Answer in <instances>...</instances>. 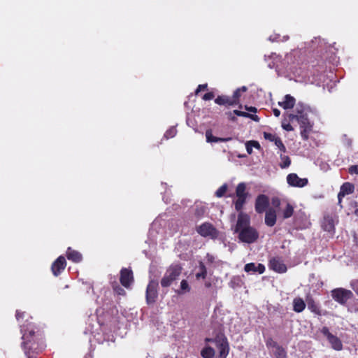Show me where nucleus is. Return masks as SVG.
<instances>
[{"label": "nucleus", "instance_id": "nucleus-33", "mask_svg": "<svg viewBox=\"0 0 358 358\" xmlns=\"http://www.w3.org/2000/svg\"><path fill=\"white\" fill-rule=\"evenodd\" d=\"M190 291V287L186 280H182L180 282V289L176 292L178 294H183Z\"/></svg>", "mask_w": 358, "mask_h": 358}, {"label": "nucleus", "instance_id": "nucleus-6", "mask_svg": "<svg viewBox=\"0 0 358 358\" xmlns=\"http://www.w3.org/2000/svg\"><path fill=\"white\" fill-rule=\"evenodd\" d=\"M332 298L341 304H345L347 301L353 296L350 290L343 288H337L331 291Z\"/></svg>", "mask_w": 358, "mask_h": 358}, {"label": "nucleus", "instance_id": "nucleus-23", "mask_svg": "<svg viewBox=\"0 0 358 358\" xmlns=\"http://www.w3.org/2000/svg\"><path fill=\"white\" fill-rule=\"evenodd\" d=\"M306 308V304L303 300L301 298H296L293 301V308L296 313L302 312Z\"/></svg>", "mask_w": 358, "mask_h": 358}, {"label": "nucleus", "instance_id": "nucleus-46", "mask_svg": "<svg viewBox=\"0 0 358 358\" xmlns=\"http://www.w3.org/2000/svg\"><path fill=\"white\" fill-rule=\"evenodd\" d=\"M24 315V313H20L19 310H17L16 315H15L17 320L20 322V318L22 317H23Z\"/></svg>", "mask_w": 358, "mask_h": 358}, {"label": "nucleus", "instance_id": "nucleus-26", "mask_svg": "<svg viewBox=\"0 0 358 358\" xmlns=\"http://www.w3.org/2000/svg\"><path fill=\"white\" fill-rule=\"evenodd\" d=\"M215 102L218 105L233 106L230 96H219L215 99Z\"/></svg>", "mask_w": 358, "mask_h": 358}, {"label": "nucleus", "instance_id": "nucleus-34", "mask_svg": "<svg viewBox=\"0 0 358 358\" xmlns=\"http://www.w3.org/2000/svg\"><path fill=\"white\" fill-rule=\"evenodd\" d=\"M246 198L245 197H237V199L234 201L235 209L237 211H240L245 203Z\"/></svg>", "mask_w": 358, "mask_h": 358}, {"label": "nucleus", "instance_id": "nucleus-18", "mask_svg": "<svg viewBox=\"0 0 358 358\" xmlns=\"http://www.w3.org/2000/svg\"><path fill=\"white\" fill-rule=\"evenodd\" d=\"M295 101L296 100L292 96L287 94L284 96L282 101L278 102V105L284 109H289L294 106Z\"/></svg>", "mask_w": 358, "mask_h": 358}, {"label": "nucleus", "instance_id": "nucleus-47", "mask_svg": "<svg viewBox=\"0 0 358 358\" xmlns=\"http://www.w3.org/2000/svg\"><path fill=\"white\" fill-rule=\"evenodd\" d=\"M273 115L275 116V117H278L280 115V110L277 109V108H274L273 110Z\"/></svg>", "mask_w": 358, "mask_h": 358}, {"label": "nucleus", "instance_id": "nucleus-35", "mask_svg": "<svg viewBox=\"0 0 358 358\" xmlns=\"http://www.w3.org/2000/svg\"><path fill=\"white\" fill-rule=\"evenodd\" d=\"M206 273H207V271H206V266H204V264L203 263H200L199 271L196 273V278L197 279H199V278L204 279L206 276Z\"/></svg>", "mask_w": 358, "mask_h": 358}, {"label": "nucleus", "instance_id": "nucleus-42", "mask_svg": "<svg viewBox=\"0 0 358 358\" xmlns=\"http://www.w3.org/2000/svg\"><path fill=\"white\" fill-rule=\"evenodd\" d=\"M214 97H215V95H214V94L213 92H208V93H206L203 95V99L206 100V101H208V100L213 99Z\"/></svg>", "mask_w": 358, "mask_h": 358}, {"label": "nucleus", "instance_id": "nucleus-4", "mask_svg": "<svg viewBox=\"0 0 358 358\" xmlns=\"http://www.w3.org/2000/svg\"><path fill=\"white\" fill-rule=\"evenodd\" d=\"M182 271V267L179 264H172L166 271L161 280L162 287H168L178 279Z\"/></svg>", "mask_w": 358, "mask_h": 358}, {"label": "nucleus", "instance_id": "nucleus-5", "mask_svg": "<svg viewBox=\"0 0 358 358\" xmlns=\"http://www.w3.org/2000/svg\"><path fill=\"white\" fill-rule=\"evenodd\" d=\"M159 282L157 280L151 279L146 287L145 299L148 305L155 303L158 297Z\"/></svg>", "mask_w": 358, "mask_h": 358}, {"label": "nucleus", "instance_id": "nucleus-45", "mask_svg": "<svg viewBox=\"0 0 358 358\" xmlns=\"http://www.w3.org/2000/svg\"><path fill=\"white\" fill-rule=\"evenodd\" d=\"M205 211V209L203 206H201V208H198V206H196V214L198 215V216H200L201 215L203 214Z\"/></svg>", "mask_w": 358, "mask_h": 358}, {"label": "nucleus", "instance_id": "nucleus-36", "mask_svg": "<svg viewBox=\"0 0 358 358\" xmlns=\"http://www.w3.org/2000/svg\"><path fill=\"white\" fill-rule=\"evenodd\" d=\"M269 41L274 42V41H285L288 39L287 36H284L281 37L279 34H275L273 35L270 36Z\"/></svg>", "mask_w": 358, "mask_h": 358}, {"label": "nucleus", "instance_id": "nucleus-20", "mask_svg": "<svg viewBox=\"0 0 358 358\" xmlns=\"http://www.w3.org/2000/svg\"><path fill=\"white\" fill-rule=\"evenodd\" d=\"M66 257L69 260L76 263L80 262L82 260L81 254L78 251L71 250V248L67 249Z\"/></svg>", "mask_w": 358, "mask_h": 358}, {"label": "nucleus", "instance_id": "nucleus-38", "mask_svg": "<svg viewBox=\"0 0 358 358\" xmlns=\"http://www.w3.org/2000/svg\"><path fill=\"white\" fill-rule=\"evenodd\" d=\"M234 113L238 116H243V117H250L252 120H255V121H257L258 120V117L257 115H249L246 112H244V111H241V110H235L234 111Z\"/></svg>", "mask_w": 358, "mask_h": 358}, {"label": "nucleus", "instance_id": "nucleus-40", "mask_svg": "<svg viewBox=\"0 0 358 358\" xmlns=\"http://www.w3.org/2000/svg\"><path fill=\"white\" fill-rule=\"evenodd\" d=\"M162 220L160 217H157V219H155L152 224L151 231H157L158 227L162 225Z\"/></svg>", "mask_w": 358, "mask_h": 358}, {"label": "nucleus", "instance_id": "nucleus-49", "mask_svg": "<svg viewBox=\"0 0 358 358\" xmlns=\"http://www.w3.org/2000/svg\"><path fill=\"white\" fill-rule=\"evenodd\" d=\"M246 110L250 112L255 113L257 111V109L255 107H245Z\"/></svg>", "mask_w": 358, "mask_h": 358}, {"label": "nucleus", "instance_id": "nucleus-53", "mask_svg": "<svg viewBox=\"0 0 358 358\" xmlns=\"http://www.w3.org/2000/svg\"><path fill=\"white\" fill-rule=\"evenodd\" d=\"M206 135L210 134V131L208 130L206 133Z\"/></svg>", "mask_w": 358, "mask_h": 358}, {"label": "nucleus", "instance_id": "nucleus-27", "mask_svg": "<svg viewBox=\"0 0 358 358\" xmlns=\"http://www.w3.org/2000/svg\"><path fill=\"white\" fill-rule=\"evenodd\" d=\"M294 213V207L289 203H285V208L282 210V217L284 219L289 218Z\"/></svg>", "mask_w": 358, "mask_h": 358}, {"label": "nucleus", "instance_id": "nucleus-37", "mask_svg": "<svg viewBox=\"0 0 358 358\" xmlns=\"http://www.w3.org/2000/svg\"><path fill=\"white\" fill-rule=\"evenodd\" d=\"M281 156L282 163L280 164V167L282 169L287 168L291 163L290 159L288 156Z\"/></svg>", "mask_w": 358, "mask_h": 358}, {"label": "nucleus", "instance_id": "nucleus-29", "mask_svg": "<svg viewBox=\"0 0 358 358\" xmlns=\"http://www.w3.org/2000/svg\"><path fill=\"white\" fill-rule=\"evenodd\" d=\"M246 186L244 182L239 183L236 189V194L237 197L247 198L248 193L245 192Z\"/></svg>", "mask_w": 358, "mask_h": 358}, {"label": "nucleus", "instance_id": "nucleus-11", "mask_svg": "<svg viewBox=\"0 0 358 358\" xmlns=\"http://www.w3.org/2000/svg\"><path fill=\"white\" fill-rule=\"evenodd\" d=\"M268 198L264 194L259 195L255 201V210L258 213H262L266 211L268 206Z\"/></svg>", "mask_w": 358, "mask_h": 358}, {"label": "nucleus", "instance_id": "nucleus-43", "mask_svg": "<svg viewBox=\"0 0 358 358\" xmlns=\"http://www.w3.org/2000/svg\"><path fill=\"white\" fill-rule=\"evenodd\" d=\"M351 286L355 293L358 295V280L352 281L351 282Z\"/></svg>", "mask_w": 358, "mask_h": 358}, {"label": "nucleus", "instance_id": "nucleus-8", "mask_svg": "<svg viewBox=\"0 0 358 358\" xmlns=\"http://www.w3.org/2000/svg\"><path fill=\"white\" fill-rule=\"evenodd\" d=\"M321 332L324 336L327 337L333 349L338 351L342 350L343 344L341 341L337 336L330 333L329 329L327 327H322Z\"/></svg>", "mask_w": 358, "mask_h": 358}, {"label": "nucleus", "instance_id": "nucleus-52", "mask_svg": "<svg viewBox=\"0 0 358 358\" xmlns=\"http://www.w3.org/2000/svg\"><path fill=\"white\" fill-rule=\"evenodd\" d=\"M245 157V155H238V157H239V158Z\"/></svg>", "mask_w": 358, "mask_h": 358}, {"label": "nucleus", "instance_id": "nucleus-1", "mask_svg": "<svg viewBox=\"0 0 358 358\" xmlns=\"http://www.w3.org/2000/svg\"><path fill=\"white\" fill-rule=\"evenodd\" d=\"M311 110L306 105L299 102L295 106L294 113L288 115V120L285 118L282 121V127L287 131L293 130V126L298 124L301 128V134L308 132L312 127L310 121Z\"/></svg>", "mask_w": 358, "mask_h": 358}, {"label": "nucleus", "instance_id": "nucleus-51", "mask_svg": "<svg viewBox=\"0 0 358 358\" xmlns=\"http://www.w3.org/2000/svg\"><path fill=\"white\" fill-rule=\"evenodd\" d=\"M273 342H274V341H273V340L270 339L269 341H267L266 345H267L268 346H270V347H273Z\"/></svg>", "mask_w": 358, "mask_h": 358}, {"label": "nucleus", "instance_id": "nucleus-32", "mask_svg": "<svg viewBox=\"0 0 358 358\" xmlns=\"http://www.w3.org/2000/svg\"><path fill=\"white\" fill-rule=\"evenodd\" d=\"M201 355L203 358H213L215 350L211 347H206L201 350Z\"/></svg>", "mask_w": 358, "mask_h": 358}, {"label": "nucleus", "instance_id": "nucleus-30", "mask_svg": "<svg viewBox=\"0 0 358 358\" xmlns=\"http://www.w3.org/2000/svg\"><path fill=\"white\" fill-rule=\"evenodd\" d=\"M206 141L208 143H220V142H226L231 140V137L227 138H218L216 136H206Z\"/></svg>", "mask_w": 358, "mask_h": 358}, {"label": "nucleus", "instance_id": "nucleus-28", "mask_svg": "<svg viewBox=\"0 0 358 358\" xmlns=\"http://www.w3.org/2000/svg\"><path fill=\"white\" fill-rule=\"evenodd\" d=\"M264 136L266 138H268L272 141H275V145L278 147V148H279V150L281 152H285L286 148L280 138H275V136Z\"/></svg>", "mask_w": 358, "mask_h": 358}, {"label": "nucleus", "instance_id": "nucleus-7", "mask_svg": "<svg viewBox=\"0 0 358 358\" xmlns=\"http://www.w3.org/2000/svg\"><path fill=\"white\" fill-rule=\"evenodd\" d=\"M197 232L203 237H210L211 238H217L218 235L217 230L213 225L208 222H205L197 228Z\"/></svg>", "mask_w": 358, "mask_h": 358}, {"label": "nucleus", "instance_id": "nucleus-14", "mask_svg": "<svg viewBox=\"0 0 358 358\" xmlns=\"http://www.w3.org/2000/svg\"><path fill=\"white\" fill-rule=\"evenodd\" d=\"M244 271L248 273H258L262 274L265 271V266L262 264L248 263L245 265Z\"/></svg>", "mask_w": 358, "mask_h": 358}, {"label": "nucleus", "instance_id": "nucleus-3", "mask_svg": "<svg viewBox=\"0 0 358 358\" xmlns=\"http://www.w3.org/2000/svg\"><path fill=\"white\" fill-rule=\"evenodd\" d=\"M234 231L238 234L241 242L251 244L259 238V233L250 226V217L247 214L241 213L238 216Z\"/></svg>", "mask_w": 358, "mask_h": 358}, {"label": "nucleus", "instance_id": "nucleus-19", "mask_svg": "<svg viewBox=\"0 0 358 358\" xmlns=\"http://www.w3.org/2000/svg\"><path fill=\"white\" fill-rule=\"evenodd\" d=\"M276 222V213L275 210L268 209L266 212L265 224L268 227H273Z\"/></svg>", "mask_w": 358, "mask_h": 358}, {"label": "nucleus", "instance_id": "nucleus-50", "mask_svg": "<svg viewBox=\"0 0 358 358\" xmlns=\"http://www.w3.org/2000/svg\"><path fill=\"white\" fill-rule=\"evenodd\" d=\"M273 203L274 206H278L280 205V201L279 199H273Z\"/></svg>", "mask_w": 358, "mask_h": 358}, {"label": "nucleus", "instance_id": "nucleus-44", "mask_svg": "<svg viewBox=\"0 0 358 358\" xmlns=\"http://www.w3.org/2000/svg\"><path fill=\"white\" fill-rule=\"evenodd\" d=\"M207 87H208L207 84L199 85L195 91L196 94H197L201 90L207 89Z\"/></svg>", "mask_w": 358, "mask_h": 358}, {"label": "nucleus", "instance_id": "nucleus-39", "mask_svg": "<svg viewBox=\"0 0 358 358\" xmlns=\"http://www.w3.org/2000/svg\"><path fill=\"white\" fill-rule=\"evenodd\" d=\"M227 190V185L224 184L215 192V195L217 197H222L226 193Z\"/></svg>", "mask_w": 358, "mask_h": 358}, {"label": "nucleus", "instance_id": "nucleus-48", "mask_svg": "<svg viewBox=\"0 0 358 358\" xmlns=\"http://www.w3.org/2000/svg\"><path fill=\"white\" fill-rule=\"evenodd\" d=\"M115 289H116V292H117V293L118 294H124V290L122 288L120 287H118Z\"/></svg>", "mask_w": 358, "mask_h": 358}, {"label": "nucleus", "instance_id": "nucleus-13", "mask_svg": "<svg viewBox=\"0 0 358 358\" xmlns=\"http://www.w3.org/2000/svg\"><path fill=\"white\" fill-rule=\"evenodd\" d=\"M120 282L125 287H129L133 282V273L131 270L124 268L121 270Z\"/></svg>", "mask_w": 358, "mask_h": 358}, {"label": "nucleus", "instance_id": "nucleus-41", "mask_svg": "<svg viewBox=\"0 0 358 358\" xmlns=\"http://www.w3.org/2000/svg\"><path fill=\"white\" fill-rule=\"evenodd\" d=\"M348 172L350 174H358V165H352L348 169Z\"/></svg>", "mask_w": 358, "mask_h": 358}, {"label": "nucleus", "instance_id": "nucleus-56", "mask_svg": "<svg viewBox=\"0 0 358 358\" xmlns=\"http://www.w3.org/2000/svg\"><path fill=\"white\" fill-rule=\"evenodd\" d=\"M304 137H305V139H307L308 136L305 135Z\"/></svg>", "mask_w": 358, "mask_h": 358}, {"label": "nucleus", "instance_id": "nucleus-9", "mask_svg": "<svg viewBox=\"0 0 358 358\" xmlns=\"http://www.w3.org/2000/svg\"><path fill=\"white\" fill-rule=\"evenodd\" d=\"M206 341L212 342L219 350V358H226L229 353V345L224 338L206 339Z\"/></svg>", "mask_w": 358, "mask_h": 358}, {"label": "nucleus", "instance_id": "nucleus-57", "mask_svg": "<svg viewBox=\"0 0 358 358\" xmlns=\"http://www.w3.org/2000/svg\"><path fill=\"white\" fill-rule=\"evenodd\" d=\"M85 358H87V357H85Z\"/></svg>", "mask_w": 358, "mask_h": 358}, {"label": "nucleus", "instance_id": "nucleus-22", "mask_svg": "<svg viewBox=\"0 0 358 358\" xmlns=\"http://www.w3.org/2000/svg\"><path fill=\"white\" fill-rule=\"evenodd\" d=\"M247 87L243 86L240 88H238L234 92L231 97H230L231 101L233 102V106L236 105L239 103V98L241 95V93L246 92Z\"/></svg>", "mask_w": 358, "mask_h": 358}, {"label": "nucleus", "instance_id": "nucleus-55", "mask_svg": "<svg viewBox=\"0 0 358 358\" xmlns=\"http://www.w3.org/2000/svg\"><path fill=\"white\" fill-rule=\"evenodd\" d=\"M268 66H269L270 68H273V66H272L271 64H268Z\"/></svg>", "mask_w": 358, "mask_h": 358}, {"label": "nucleus", "instance_id": "nucleus-54", "mask_svg": "<svg viewBox=\"0 0 358 358\" xmlns=\"http://www.w3.org/2000/svg\"><path fill=\"white\" fill-rule=\"evenodd\" d=\"M164 139H166V140H167L169 138H168V136H164Z\"/></svg>", "mask_w": 358, "mask_h": 358}, {"label": "nucleus", "instance_id": "nucleus-15", "mask_svg": "<svg viewBox=\"0 0 358 358\" xmlns=\"http://www.w3.org/2000/svg\"><path fill=\"white\" fill-rule=\"evenodd\" d=\"M269 267L272 270L278 273H284L287 271L286 266L278 258H273L270 260Z\"/></svg>", "mask_w": 358, "mask_h": 358}, {"label": "nucleus", "instance_id": "nucleus-10", "mask_svg": "<svg viewBox=\"0 0 358 358\" xmlns=\"http://www.w3.org/2000/svg\"><path fill=\"white\" fill-rule=\"evenodd\" d=\"M287 182L292 187H303L307 185L308 180L306 178H299L296 173H289L287 176Z\"/></svg>", "mask_w": 358, "mask_h": 358}, {"label": "nucleus", "instance_id": "nucleus-21", "mask_svg": "<svg viewBox=\"0 0 358 358\" xmlns=\"http://www.w3.org/2000/svg\"><path fill=\"white\" fill-rule=\"evenodd\" d=\"M322 227L324 231L332 232L334 230V222L333 219L329 217H324Z\"/></svg>", "mask_w": 358, "mask_h": 358}, {"label": "nucleus", "instance_id": "nucleus-17", "mask_svg": "<svg viewBox=\"0 0 358 358\" xmlns=\"http://www.w3.org/2000/svg\"><path fill=\"white\" fill-rule=\"evenodd\" d=\"M327 48L326 43L320 38H315L310 43V48L313 50H317V52H322Z\"/></svg>", "mask_w": 358, "mask_h": 358}, {"label": "nucleus", "instance_id": "nucleus-12", "mask_svg": "<svg viewBox=\"0 0 358 358\" xmlns=\"http://www.w3.org/2000/svg\"><path fill=\"white\" fill-rule=\"evenodd\" d=\"M66 259L63 256H59L52 264V271L54 275H59L66 267Z\"/></svg>", "mask_w": 358, "mask_h": 358}, {"label": "nucleus", "instance_id": "nucleus-25", "mask_svg": "<svg viewBox=\"0 0 358 358\" xmlns=\"http://www.w3.org/2000/svg\"><path fill=\"white\" fill-rule=\"evenodd\" d=\"M273 348H275L274 354L276 358L287 357V353L285 349L280 347L275 342H273Z\"/></svg>", "mask_w": 358, "mask_h": 358}, {"label": "nucleus", "instance_id": "nucleus-31", "mask_svg": "<svg viewBox=\"0 0 358 358\" xmlns=\"http://www.w3.org/2000/svg\"><path fill=\"white\" fill-rule=\"evenodd\" d=\"M242 285H243V280L240 276L232 277L229 282V286L233 289L240 287L242 286Z\"/></svg>", "mask_w": 358, "mask_h": 358}, {"label": "nucleus", "instance_id": "nucleus-24", "mask_svg": "<svg viewBox=\"0 0 358 358\" xmlns=\"http://www.w3.org/2000/svg\"><path fill=\"white\" fill-rule=\"evenodd\" d=\"M245 148H246L247 152L249 155H250L252 153L253 148L259 150L260 145L256 141H248L245 143Z\"/></svg>", "mask_w": 358, "mask_h": 358}, {"label": "nucleus", "instance_id": "nucleus-2", "mask_svg": "<svg viewBox=\"0 0 358 358\" xmlns=\"http://www.w3.org/2000/svg\"><path fill=\"white\" fill-rule=\"evenodd\" d=\"M22 334V348L27 358H36L34 355L41 352L45 348L42 335L34 331L32 324L28 323L21 326Z\"/></svg>", "mask_w": 358, "mask_h": 358}, {"label": "nucleus", "instance_id": "nucleus-16", "mask_svg": "<svg viewBox=\"0 0 358 358\" xmlns=\"http://www.w3.org/2000/svg\"><path fill=\"white\" fill-rule=\"evenodd\" d=\"M355 187L354 185L350 182H345L343 183L340 189V192L338 194V199L339 203L341 202V199L343 197H344L345 195L352 194L354 192Z\"/></svg>", "mask_w": 358, "mask_h": 358}]
</instances>
